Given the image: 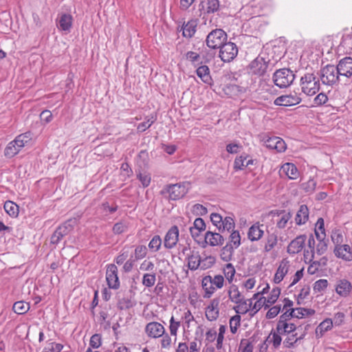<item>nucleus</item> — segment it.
Segmentation results:
<instances>
[{
    "instance_id": "1",
    "label": "nucleus",
    "mask_w": 352,
    "mask_h": 352,
    "mask_svg": "<svg viewBox=\"0 0 352 352\" xmlns=\"http://www.w3.org/2000/svg\"><path fill=\"white\" fill-rule=\"evenodd\" d=\"M301 91L307 96H311L320 90V78L312 72H306L300 80Z\"/></svg>"
},
{
    "instance_id": "2",
    "label": "nucleus",
    "mask_w": 352,
    "mask_h": 352,
    "mask_svg": "<svg viewBox=\"0 0 352 352\" xmlns=\"http://www.w3.org/2000/svg\"><path fill=\"white\" fill-rule=\"evenodd\" d=\"M340 78L336 66L333 65H327L320 71V80L324 85L333 87L338 84Z\"/></svg>"
},
{
    "instance_id": "3",
    "label": "nucleus",
    "mask_w": 352,
    "mask_h": 352,
    "mask_svg": "<svg viewBox=\"0 0 352 352\" xmlns=\"http://www.w3.org/2000/svg\"><path fill=\"white\" fill-rule=\"evenodd\" d=\"M274 83L280 88H286L292 84L295 79L293 71L287 68L276 70L272 76Z\"/></svg>"
},
{
    "instance_id": "4",
    "label": "nucleus",
    "mask_w": 352,
    "mask_h": 352,
    "mask_svg": "<svg viewBox=\"0 0 352 352\" xmlns=\"http://www.w3.org/2000/svg\"><path fill=\"white\" fill-rule=\"evenodd\" d=\"M228 36L222 29L211 31L206 38V43L210 49L220 48L227 41Z\"/></svg>"
},
{
    "instance_id": "5",
    "label": "nucleus",
    "mask_w": 352,
    "mask_h": 352,
    "mask_svg": "<svg viewBox=\"0 0 352 352\" xmlns=\"http://www.w3.org/2000/svg\"><path fill=\"white\" fill-rule=\"evenodd\" d=\"M301 101L300 94L294 91L289 94L278 96L274 100V104L276 106L290 107L298 104Z\"/></svg>"
},
{
    "instance_id": "6",
    "label": "nucleus",
    "mask_w": 352,
    "mask_h": 352,
    "mask_svg": "<svg viewBox=\"0 0 352 352\" xmlns=\"http://www.w3.org/2000/svg\"><path fill=\"white\" fill-rule=\"evenodd\" d=\"M219 49V57L225 63L232 61L238 54L237 46L232 42H226Z\"/></svg>"
},
{
    "instance_id": "7",
    "label": "nucleus",
    "mask_w": 352,
    "mask_h": 352,
    "mask_svg": "<svg viewBox=\"0 0 352 352\" xmlns=\"http://www.w3.org/2000/svg\"><path fill=\"white\" fill-rule=\"evenodd\" d=\"M189 184L178 183L167 186L166 191L169 194V198L172 200H177L182 198L188 191Z\"/></svg>"
},
{
    "instance_id": "8",
    "label": "nucleus",
    "mask_w": 352,
    "mask_h": 352,
    "mask_svg": "<svg viewBox=\"0 0 352 352\" xmlns=\"http://www.w3.org/2000/svg\"><path fill=\"white\" fill-rule=\"evenodd\" d=\"M269 60L261 56H257L249 65L250 72L258 76H263L268 68Z\"/></svg>"
},
{
    "instance_id": "9",
    "label": "nucleus",
    "mask_w": 352,
    "mask_h": 352,
    "mask_svg": "<svg viewBox=\"0 0 352 352\" xmlns=\"http://www.w3.org/2000/svg\"><path fill=\"white\" fill-rule=\"evenodd\" d=\"M72 228L71 221H66L59 226L51 236V243L54 245L59 243L63 238L72 230Z\"/></svg>"
},
{
    "instance_id": "10",
    "label": "nucleus",
    "mask_w": 352,
    "mask_h": 352,
    "mask_svg": "<svg viewBox=\"0 0 352 352\" xmlns=\"http://www.w3.org/2000/svg\"><path fill=\"white\" fill-rule=\"evenodd\" d=\"M118 267L114 264L107 265L106 271V280L109 288L117 289L120 287V280L118 276Z\"/></svg>"
},
{
    "instance_id": "11",
    "label": "nucleus",
    "mask_w": 352,
    "mask_h": 352,
    "mask_svg": "<svg viewBox=\"0 0 352 352\" xmlns=\"http://www.w3.org/2000/svg\"><path fill=\"white\" fill-rule=\"evenodd\" d=\"M263 141L267 148L276 150L279 153L285 151L287 148L284 140L277 136L269 137L265 135L263 138Z\"/></svg>"
},
{
    "instance_id": "12",
    "label": "nucleus",
    "mask_w": 352,
    "mask_h": 352,
    "mask_svg": "<svg viewBox=\"0 0 352 352\" xmlns=\"http://www.w3.org/2000/svg\"><path fill=\"white\" fill-rule=\"evenodd\" d=\"M219 0H201L199 5L200 16L204 18L206 15L219 11Z\"/></svg>"
},
{
    "instance_id": "13",
    "label": "nucleus",
    "mask_w": 352,
    "mask_h": 352,
    "mask_svg": "<svg viewBox=\"0 0 352 352\" xmlns=\"http://www.w3.org/2000/svg\"><path fill=\"white\" fill-rule=\"evenodd\" d=\"M179 228L177 226H173L166 232L164 239V246L166 249L175 248L179 241Z\"/></svg>"
},
{
    "instance_id": "14",
    "label": "nucleus",
    "mask_w": 352,
    "mask_h": 352,
    "mask_svg": "<svg viewBox=\"0 0 352 352\" xmlns=\"http://www.w3.org/2000/svg\"><path fill=\"white\" fill-rule=\"evenodd\" d=\"M338 74L347 78H352V58L346 56L340 59L336 65Z\"/></svg>"
},
{
    "instance_id": "15",
    "label": "nucleus",
    "mask_w": 352,
    "mask_h": 352,
    "mask_svg": "<svg viewBox=\"0 0 352 352\" xmlns=\"http://www.w3.org/2000/svg\"><path fill=\"white\" fill-rule=\"evenodd\" d=\"M164 327L157 322H148L145 327V333L151 338H161L165 333Z\"/></svg>"
},
{
    "instance_id": "16",
    "label": "nucleus",
    "mask_w": 352,
    "mask_h": 352,
    "mask_svg": "<svg viewBox=\"0 0 352 352\" xmlns=\"http://www.w3.org/2000/svg\"><path fill=\"white\" fill-rule=\"evenodd\" d=\"M307 236L300 234L293 239L287 246V252L289 254H296L301 252L305 245Z\"/></svg>"
},
{
    "instance_id": "17",
    "label": "nucleus",
    "mask_w": 352,
    "mask_h": 352,
    "mask_svg": "<svg viewBox=\"0 0 352 352\" xmlns=\"http://www.w3.org/2000/svg\"><path fill=\"white\" fill-rule=\"evenodd\" d=\"M333 253L336 257L344 261H352V248L347 244L335 246Z\"/></svg>"
},
{
    "instance_id": "18",
    "label": "nucleus",
    "mask_w": 352,
    "mask_h": 352,
    "mask_svg": "<svg viewBox=\"0 0 352 352\" xmlns=\"http://www.w3.org/2000/svg\"><path fill=\"white\" fill-rule=\"evenodd\" d=\"M73 17L69 14H61L57 19V28L60 31L69 32L72 27Z\"/></svg>"
},
{
    "instance_id": "19",
    "label": "nucleus",
    "mask_w": 352,
    "mask_h": 352,
    "mask_svg": "<svg viewBox=\"0 0 352 352\" xmlns=\"http://www.w3.org/2000/svg\"><path fill=\"white\" fill-rule=\"evenodd\" d=\"M280 175H285L290 179H296L299 177V171L297 167L292 163L284 164L280 169Z\"/></svg>"
},
{
    "instance_id": "20",
    "label": "nucleus",
    "mask_w": 352,
    "mask_h": 352,
    "mask_svg": "<svg viewBox=\"0 0 352 352\" xmlns=\"http://www.w3.org/2000/svg\"><path fill=\"white\" fill-rule=\"evenodd\" d=\"M255 160L252 158H249V155L243 153L239 157H236L234 162V168L236 170H243L245 168L254 165Z\"/></svg>"
},
{
    "instance_id": "21",
    "label": "nucleus",
    "mask_w": 352,
    "mask_h": 352,
    "mask_svg": "<svg viewBox=\"0 0 352 352\" xmlns=\"http://www.w3.org/2000/svg\"><path fill=\"white\" fill-rule=\"evenodd\" d=\"M197 25L198 20L195 19H192L187 23L184 22L182 27L183 36L188 38H192L197 31Z\"/></svg>"
},
{
    "instance_id": "22",
    "label": "nucleus",
    "mask_w": 352,
    "mask_h": 352,
    "mask_svg": "<svg viewBox=\"0 0 352 352\" xmlns=\"http://www.w3.org/2000/svg\"><path fill=\"white\" fill-rule=\"evenodd\" d=\"M263 225L256 222L253 224L248 230V238L251 241H256L261 239L264 234Z\"/></svg>"
},
{
    "instance_id": "23",
    "label": "nucleus",
    "mask_w": 352,
    "mask_h": 352,
    "mask_svg": "<svg viewBox=\"0 0 352 352\" xmlns=\"http://www.w3.org/2000/svg\"><path fill=\"white\" fill-rule=\"evenodd\" d=\"M289 268V263L288 261L283 260L275 273L274 282L276 284L280 283L287 274Z\"/></svg>"
},
{
    "instance_id": "24",
    "label": "nucleus",
    "mask_w": 352,
    "mask_h": 352,
    "mask_svg": "<svg viewBox=\"0 0 352 352\" xmlns=\"http://www.w3.org/2000/svg\"><path fill=\"white\" fill-rule=\"evenodd\" d=\"M309 209L306 205H301L297 211L295 217L296 225L301 226L305 224L309 220Z\"/></svg>"
},
{
    "instance_id": "25",
    "label": "nucleus",
    "mask_w": 352,
    "mask_h": 352,
    "mask_svg": "<svg viewBox=\"0 0 352 352\" xmlns=\"http://www.w3.org/2000/svg\"><path fill=\"white\" fill-rule=\"evenodd\" d=\"M205 241L210 246H217L223 243L224 239L219 233L208 231L205 234Z\"/></svg>"
},
{
    "instance_id": "26",
    "label": "nucleus",
    "mask_w": 352,
    "mask_h": 352,
    "mask_svg": "<svg viewBox=\"0 0 352 352\" xmlns=\"http://www.w3.org/2000/svg\"><path fill=\"white\" fill-rule=\"evenodd\" d=\"M282 342L281 336L277 333L276 331L272 330L270 335L267 337L266 340L264 341L261 349L263 348L265 345V350H267L268 346V343H272V345L274 349H278L280 346Z\"/></svg>"
},
{
    "instance_id": "27",
    "label": "nucleus",
    "mask_w": 352,
    "mask_h": 352,
    "mask_svg": "<svg viewBox=\"0 0 352 352\" xmlns=\"http://www.w3.org/2000/svg\"><path fill=\"white\" fill-rule=\"evenodd\" d=\"M333 320L326 318L322 321L316 329V336L318 338H322L324 333L333 328Z\"/></svg>"
},
{
    "instance_id": "28",
    "label": "nucleus",
    "mask_w": 352,
    "mask_h": 352,
    "mask_svg": "<svg viewBox=\"0 0 352 352\" xmlns=\"http://www.w3.org/2000/svg\"><path fill=\"white\" fill-rule=\"evenodd\" d=\"M351 289L352 285L351 283L346 279H342L338 281L336 291L340 296H347L351 292Z\"/></svg>"
},
{
    "instance_id": "29",
    "label": "nucleus",
    "mask_w": 352,
    "mask_h": 352,
    "mask_svg": "<svg viewBox=\"0 0 352 352\" xmlns=\"http://www.w3.org/2000/svg\"><path fill=\"white\" fill-rule=\"evenodd\" d=\"M188 267L190 270H196L201 263V256L199 252L192 251L191 254H187Z\"/></svg>"
},
{
    "instance_id": "30",
    "label": "nucleus",
    "mask_w": 352,
    "mask_h": 352,
    "mask_svg": "<svg viewBox=\"0 0 352 352\" xmlns=\"http://www.w3.org/2000/svg\"><path fill=\"white\" fill-rule=\"evenodd\" d=\"M236 306L233 307L237 315L245 314L249 311H251L252 299H245L240 300V302L236 303Z\"/></svg>"
},
{
    "instance_id": "31",
    "label": "nucleus",
    "mask_w": 352,
    "mask_h": 352,
    "mask_svg": "<svg viewBox=\"0 0 352 352\" xmlns=\"http://www.w3.org/2000/svg\"><path fill=\"white\" fill-rule=\"evenodd\" d=\"M202 288L205 291L204 298H210L215 291V287L212 285V276H206L202 279Z\"/></svg>"
},
{
    "instance_id": "32",
    "label": "nucleus",
    "mask_w": 352,
    "mask_h": 352,
    "mask_svg": "<svg viewBox=\"0 0 352 352\" xmlns=\"http://www.w3.org/2000/svg\"><path fill=\"white\" fill-rule=\"evenodd\" d=\"M197 75L201 80L206 84L210 85L212 79L210 74V69L207 65H201L198 67L196 70Z\"/></svg>"
},
{
    "instance_id": "33",
    "label": "nucleus",
    "mask_w": 352,
    "mask_h": 352,
    "mask_svg": "<svg viewBox=\"0 0 352 352\" xmlns=\"http://www.w3.org/2000/svg\"><path fill=\"white\" fill-rule=\"evenodd\" d=\"M228 297L231 302L236 304L240 302L244 297L239 292V288L235 285H232L228 289Z\"/></svg>"
},
{
    "instance_id": "34",
    "label": "nucleus",
    "mask_w": 352,
    "mask_h": 352,
    "mask_svg": "<svg viewBox=\"0 0 352 352\" xmlns=\"http://www.w3.org/2000/svg\"><path fill=\"white\" fill-rule=\"evenodd\" d=\"M31 140L32 133L30 132H26L16 136L14 140V143L16 144L17 148L21 150L26 144H29Z\"/></svg>"
},
{
    "instance_id": "35",
    "label": "nucleus",
    "mask_w": 352,
    "mask_h": 352,
    "mask_svg": "<svg viewBox=\"0 0 352 352\" xmlns=\"http://www.w3.org/2000/svg\"><path fill=\"white\" fill-rule=\"evenodd\" d=\"M236 248L232 247L231 243H227L221 250L220 257L221 259L225 262H229L232 259L234 250Z\"/></svg>"
},
{
    "instance_id": "36",
    "label": "nucleus",
    "mask_w": 352,
    "mask_h": 352,
    "mask_svg": "<svg viewBox=\"0 0 352 352\" xmlns=\"http://www.w3.org/2000/svg\"><path fill=\"white\" fill-rule=\"evenodd\" d=\"M316 239L318 241V244L316 247L315 254L316 253L318 255L324 254L328 248V240H326L322 235H318L316 234Z\"/></svg>"
},
{
    "instance_id": "37",
    "label": "nucleus",
    "mask_w": 352,
    "mask_h": 352,
    "mask_svg": "<svg viewBox=\"0 0 352 352\" xmlns=\"http://www.w3.org/2000/svg\"><path fill=\"white\" fill-rule=\"evenodd\" d=\"M277 214L280 218L276 221V227L279 229H283L291 219L292 214L289 212H286L284 210H281L279 212H278Z\"/></svg>"
},
{
    "instance_id": "38",
    "label": "nucleus",
    "mask_w": 352,
    "mask_h": 352,
    "mask_svg": "<svg viewBox=\"0 0 352 352\" xmlns=\"http://www.w3.org/2000/svg\"><path fill=\"white\" fill-rule=\"evenodd\" d=\"M156 120L157 116L154 115L145 117V121L140 123L137 126L138 132H144L146 129L151 126V125L156 121Z\"/></svg>"
},
{
    "instance_id": "39",
    "label": "nucleus",
    "mask_w": 352,
    "mask_h": 352,
    "mask_svg": "<svg viewBox=\"0 0 352 352\" xmlns=\"http://www.w3.org/2000/svg\"><path fill=\"white\" fill-rule=\"evenodd\" d=\"M5 211L12 217L19 214V206L12 201H6L3 206Z\"/></svg>"
},
{
    "instance_id": "40",
    "label": "nucleus",
    "mask_w": 352,
    "mask_h": 352,
    "mask_svg": "<svg viewBox=\"0 0 352 352\" xmlns=\"http://www.w3.org/2000/svg\"><path fill=\"white\" fill-rule=\"evenodd\" d=\"M304 336L305 335L302 334L298 338L297 333H292L291 335L288 334L286 339L283 341V346L288 349L293 348L298 340L303 339Z\"/></svg>"
},
{
    "instance_id": "41",
    "label": "nucleus",
    "mask_w": 352,
    "mask_h": 352,
    "mask_svg": "<svg viewBox=\"0 0 352 352\" xmlns=\"http://www.w3.org/2000/svg\"><path fill=\"white\" fill-rule=\"evenodd\" d=\"M63 349V345L60 343L52 342L49 340L46 342V346L43 348L42 352H60Z\"/></svg>"
},
{
    "instance_id": "42",
    "label": "nucleus",
    "mask_w": 352,
    "mask_h": 352,
    "mask_svg": "<svg viewBox=\"0 0 352 352\" xmlns=\"http://www.w3.org/2000/svg\"><path fill=\"white\" fill-rule=\"evenodd\" d=\"M21 150L17 148L16 144L14 143V140L8 143L4 150V155L8 158H12L15 156Z\"/></svg>"
},
{
    "instance_id": "43",
    "label": "nucleus",
    "mask_w": 352,
    "mask_h": 352,
    "mask_svg": "<svg viewBox=\"0 0 352 352\" xmlns=\"http://www.w3.org/2000/svg\"><path fill=\"white\" fill-rule=\"evenodd\" d=\"M12 309L17 314H24L30 309V305L24 301H17L13 305Z\"/></svg>"
},
{
    "instance_id": "44",
    "label": "nucleus",
    "mask_w": 352,
    "mask_h": 352,
    "mask_svg": "<svg viewBox=\"0 0 352 352\" xmlns=\"http://www.w3.org/2000/svg\"><path fill=\"white\" fill-rule=\"evenodd\" d=\"M292 312L294 313V317L297 318H302L305 316H311L315 314L314 309L303 307L292 308Z\"/></svg>"
},
{
    "instance_id": "45",
    "label": "nucleus",
    "mask_w": 352,
    "mask_h": 352,
    "mask_svg": "<svg viewBox=\"0 0 352 352\" xmlns=\"http://www.w3.org/2000/svg\"><path fill=\"white\" fill-rule=\"evenodd\" d=\"M277 235L275 233L268 234L264 247L265 251H271L277 245Z\"/></svg>"
},
{
    "instance_id": "46",
    "label": "nucleus",
    "mask_w": 352,
    "mask_h": 352,
    "mask_svg": "<svg viewBox=\"0 0 352 352\" xmlns=\"http://www.w3.org/2000/svg\"><path fill=\"white\" fill-rule=\"evenodd\" d=\"M266 298L265 297H260L254 302V305H252L250 316H252L256 314L263 306H265V309L267 308L268 307H266Z\"/></svg>"
},
{
    "instance_id": "47",
    "label": "nucleus",
    "mask_w": 352,
    "mask_h": 352,
    "mask_svg": "<svg viewBox=\"0 0 352 352\" xmlns=\"http://www.w3.org/2000/svg\"><path fill=\"white\" fill-rule=\"evenodd\" d=\"M228 243H231L232 247L238 248L241 245V236L238 230H232L230 236L229 241Z\"/></svg>"
},
{
    "instance_id": "48",
    "label": "nucleus",
    "mask_w": 352,
    "mask_h": 352,
    "mask_svg": "<svg viewBox=\"0 0 352 352\" xmlns=\"http://www.w3.org/2000/svg\"><path fill=\"white\" fill-rule=\"evenodd\" d=\"M280 294V289L278 287L274 288L270 296L266 298L267 304L266 307H270L271 305L274 304L277 299L278 298Z\"/></svg>"
},
{
    "instance_id": "49",
    "label": "nucleus",
    "mask_w": 352,
    "mask_h": 352,
    "mask_svg": "<svg viewBox=\"0 0 352 352\" xmlns=\"http://www.w3.org/2000/svg\"><path fill=\"white\" fill-rule=\"evenodd\" d=\"M156 281V275L153 274H144L142 278V284L146 287H153Z\"/></svg>"
},
{
    "instance_id": "50",
    "label": "nucleus",
    "mask_w": 352,
    "mask_h": 352,
    "mask_svg": "<svg viewBox=\"0 0 352 352\" xmlns=\"http://www.w3.org/2000/svg\"><path fill=\"white\" fill-rule=\"evenodd\" d=\"M147 254V248L145 245H138L134 251V259L135 261L144 258Z\"/></svg>"
},
{
    "instance_id": "51",
    "label": "nucleus",
    "mask_w": 352,
    "mask_h": 352,
    "mask_svg": "<svg viewBox=\"0 0 352 352\" xmlns=\"http://www.w3.org/2000/svg\"><path fill=\"white\" fill-rule=\"evenodd\" d=\"M223 273L229 283H231L236 273L233 265L232 263H227L223 269Z\"/></svg>"
},
{
    "instance_id": "52",
    "label": "nucleus",
    "mask_w": 352,
    "mask_h": 352,
    "mask_svg": "<svg viewBox=\"0 0 352 352\" xmlns=\"http://www.w3.org/2000/svg\"><path fill=\"white\" fill-rule=\"evenodd\" d=\"M162 245V239L159 235H155L148 243V248L153 252L160 250Z\"/></svg>"
},
{
    "instance_id": "53",
    "label": "nucleus",
    "mask_w": 352,
    "mask_h": 352,
    "mask_svg": "<svg viewBox=\"0 0 352 352\" xmlns=\"http://www.w3.org/2000/svg\"><path fill=\"white\" fill-rule=\"evenodd\" d=\"M331 240L334 243L335 246H339L342 245L343 243V235L342 232L340 230H334L331 233Z\"/></svg>"
},
{
    "instance_id": "54",
    "label": "nucleus",
    "mask_w": 352,
    "mask_h": 352,
    "mask_svg": "<svg viewBox=\"0 0 352 352\" xmlns=\"http://www.w3.org/2000/svg\"><path fill=\"white\" fill-rule=\"evenodd\" d=\"M308 248L309 250H305V256L310 255L313 258L315 255V239L313 234H311L308 239Z\"/></svg>"
},
{
    "instance_id": "55",
    "label": "nucleus",
    "mask_w": 352,
    "mask_h": 352,
    "mask_svg": "<svg viewBox=\"0 0 352 352\" xmlns=\"http://www.w3.org/2000/svg\"><path fill=\"white\" fill-rule=\"evenodd\" d=\"M137 177L144 188L150 185L151 177L149 173L146 172H139V173L137 174Z\"/></svg>"
},
{
    "instance_id": "56",
    "label": "nucleus",
    "mask_w": 352,
    "mask_h": 352,
    "mask_svg": "<svg viewBox=\"0 0 352 352\" xmlns=\"http://www.w3.org/2000/svg\"><path fill=\"white\" fill-rule=\"evenodd\" d=\"M328 286V281L326 279H320L314 284V291L315 293H319L324 291Z\"/></svg>"
},
{
    "instance_id": "57",
    "label": "nucleus",
    "mask_w": 352,
    "mask_h": 352,
    "mask_svg": "<svg viewBox=\"0 0 352 352\" xmlns=\"http://www.w3.org/2000/svg\"><path fill=\"white\" fill-rule=\"evenodd\" d=\"M316 182L314 179H309L307 182L302 184V189L307 193H313L316 187Z\"/></svg>"
},
{
    "instance_id": "58",
    "label": "nucleus",
    "mask_w": 352,
    "mask_h": 352,
    "mask_svg": "<svg viewBox=\"0 0 352 352\" xmlns=\"http://www.w3.org/2000/svg\"><path fill=\"white\" fill-rule=\"evenodd\" d=\"M210 221L215 226L219 231H221V226L223 225V217L218 213L213 212L210 214Z\"/></svg>"
},
{
    "instance_id": "59",
    "label": "nucleus",
    "mask_w": 352,
    "mask_h": 352,
    "mask_svg": "<svg viewBox=\"0 0 352 352\" xmlns=\"http://www.w3.org/2000/svg\"><path fill=\"white\" fill-rule=\"evenodd\" d=\"M234 228V221L231 217H226L223 219V225L221 226V231H230Z\"/></svg>"
},
{
    "instance_id": "60",
    "label": "nucleus",
    "mask_w": 352,
    "mask_h": 352,
    "mask_svg": "<svg viewBox=\"0 0 352 352\" xmlns=\"http://www.w3.org/2000/svg\"><path fill=\"white\" fill-rule=\"evenodd\" d=\"M127 229V223L124 221H120L114 224L113 227V232L116 234H120L126 232Z\"/></svg>"
},
{
    "instance_id": "61",
    "label": "nucleus",
    "mask_w": 352,
    "mask_h": 352,
    "mask_svg": "<svg viewBox=\"0 0 352 352\" xmlns=\"http://www.w3.org/2000/svg\"><path fill=\"white\" fill-rule=\"evenodd\" d=\"M191 211L192 214L197 216H204L208 213L207 208L199 204H196L193 205Z\"/></svg>"
},
{
    "instance_id": "62",
    "label": "nucleus",
    "mask_w": 352,
    "mask_h": 352,
    "mask_svg": "<svg viewBox=\"0 0 352 352\" xmlns=\"http://www.w3.org/2000/svg\"><path fill=\"white\" fill-rule=\"evenodd\" d=\"M186 58L190 61L195 67L200 63L199 54L192 51H189L186 54Z\"/></svg>"
},
{
    "instance_id": "63",
    "label": "nucleus",
    "mask_w": 352,
    "mask_h": 352,
    "mask_svg": "<svg viewBox=\"0 0 352 352\" xmlns=\"http://www.w3.org/2000/svg\"><path fill=\"white\" fill-rule=\"evenodd\" d=\"M324 219L322 218H319L316 223V228H315V235L316 236V234L318 235H322L324 236V238L326 236L325 234V230H324Z\"/></svg>"
},
{
    "instance_id": "64",
    "label": "nucleus",
    "mask_w": 352,
    "mask_h": 352,
    "mask_svg": "<svg viewBox=\"0 0 352 352\" xmlns=\"http://www.w3.org/2000/svg\"><path fill=\"white\" fill-rule=\"evenodd\" d=\"M345 315L342 312H337L334 314L333 320V325L340 327L344 323Z\"/></svg>"
}]
</instances>
